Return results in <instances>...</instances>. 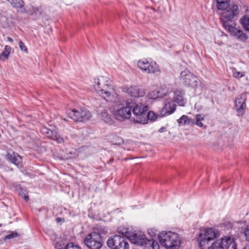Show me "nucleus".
I'll list each match as a JSON object with an SVG mask.
<instances>
[{
    "label": "nucleus",
    "instance_id": "11",
    "mask_svg": "<svg viewBox=\"0 0 249 249\" xmlns=\"http://www.w3.org/2000/svg\"><path fill=\"white\" fill-rule=\"evenodd\" d=\"M84 242L89 249H101L104 245L103 238L96 233L92 232L85 237Z\"/></svg>",
    "mask_w": 249,
    "mask_h": 249
},
{
    "label": "nucleus",
    "instance_id": "33",
    "mask_svg": "<svg viewBox=\"0 0 249 249\" xmlns=\"http://www.w3.org/2000/svg\"><path fill=\"white\" fill-rule=\"evenodd\" d=\"M18 233L17 232H12V233L7 235L5 238L4 239H10L14 237H16L18 236Z\"/></svg>",
    "mask_w": 249,
    "mask_h": 249
},
{
    "label": "nucleus",
    "instance_id": "5",
    "mask_svg": "<svg viewBox=\"0 0 249 249\" xmlns=\"http://www.w3.org/2000/svg\"><path fill=\"white\" fill-rule=\"evenodd\" d=\"M117 105L115 106L113 109V114L115 118L120 121H123L130 119L131 116L132 107L131 102L127 101L125 106L122 104V102L119 98V102H115Z\"/></svg>",
    "mask_w": 249,
    "mask_h": 249
},
{
    "label": "nucleus",
    "instance_id": "24",
    "mask_svg": "<svg viewBox=\"0 0 249 249\" xmlns=\"http://www.w3.org/2000/svg\"><path fill=\"white\" fill-rule=\"evenodd\" d=\"M92 233H95L102 238L107 233V230L104 227H98L94 229Z\"/></svg>",
    "mask_w": 249,
    "mask_h": 249
},
{
    "label": "nucleus",
    "instance_id": "7",
    "mask_svg": "<svg viewBox=\"0 0 249 249\" xmlns=\"http://www.w3.org/2000/svg\"><path fill=\"white\" fill-rule=\"evenodd\" d=\"M126 235L118 234L109 237L107 244L110 249H129V245Z\"/></svg>",
    "mask_w": 249,
    "mask_h": 249
},
{
    "label": "nucleus",
    "instance_id": "14",
    "mask_svg": "<svg viewBox=\"0 0 249 249\" xmlns=\"http://www.w3.org/2000/svg\"><path fill=\"white\" fill-rule=\"evenodd\" d=\"M41 132L47 137L55 141L58 143H62L64 139L56 131H53L46 127H42Z\"/></svg>",
    "mask_w": 249,
    "mask_h": 249
},
{
    "label": "nucleus",
    "instance_id": "23",
    "mask_svg": "<svg viewBox=\"0 0 249 249\" xmlns=\"http://www.w3.org/2000/svg\"><path fill=\"white\" fill-rule=\"evenodd\" d=\"M217 4V8L219 10H222L229 6L230 0H215Z\"/></svg>",
    "mask_w": 249,
    "mask_h": 249
},
{
    "label": "nucleus",
    "instance_id": "13",
    "mask_svg": "<svg viewBox=\"0 0 249 249\" xmlns=\"http://www.w3.org/2000/svg\"><path fill=\"white\" fill-rule=\"evenodd\" d=\"M225 29L240 41L245 42L248 38V36L241 30L237 29L232 25L225 28Z\"/></svg>",
    "mask_w": 249,
    "mask_h": 249
},
{
    "label": "nucleus",
    "instance_id": "8",
    "mask_svg": "<svg viewBox=\"0 0 249 249\" xmlns=\"http://www.w3.org/2000/svg\"><path fill=\"white\" fill-rule=\"evenodd\" d=\"M138 68L143 72L147 74L153 73L158 75L161 71L158 64L154 61L148 60L147 59H142L137 62Z\"/></svg>",
    "mask_w": 249,
    "mask_h": 249
},
{
    "label": "nucleus",
    "instance_id": "26",
    "mask_svg": "<svg viewBox=\"0 0 249 249\" xmlns=\"http://www.w3.org/2000/svg\"><path fill=\"white\" fill-rule=\"evenodd\" d=\"M11 48L9 46L6 45L5 47L4 50L0 55V59L4 61L5 59L8 58V56L10 53Z\"/></svg>",
    "mask_w": 249,
    "mask_h": 249
},
{
    "label": "nucleus",
    "instance_id": "10",
    "mask_svg": "<svg viewBox=\"0 0 249 249\" xmlns=\"http://www.w3.org/2000/svg\"><path fill=\"white\" fill-rule=\"evenodd\" d=\"M67 114L70 118L75 121H85L91 117L90 112L85 108L70 110L67 112Z\"/></svg>",
    "mask_w": 249,
    "mask_h": 249
},
{
    "label": "nucleus",
    "instance_id": "31",
    "mask_svg": "<svg viewBox=\"0 0 249 249\" xmlns=\"http://www.w3.org/2000/svg\"><path fill=\"white\" fill-rule=\"evenodd\" d=\"M55 248L56 249H65V244L62 240H60L59 241L55 243Z\"/></svg>",
    "mask_w": 249,
    "mask_h": 249
},
{
    "label": "nucleus",
    "instance_id": "17",
    "mask_svg": "<svg viewBox=\"0 0 249 249\" xmlns=\"http://www.w3.org/2000/svg\"><path fill=\"white\" fill-rule=\"evenodd\" d=\"M173 100L167 99L162 108V112L164 115L172 114L176 109V105Z\"/></svg>",
    "mask_w": 249,
    "mask_h": 249
},
{
    "label": "nucleus",
    "instance_id": "12",
    "mask_svg": "<svg viewBox=\"0 0 249 249\" xmlns=\"http://www.w3.org/2000/svg\"><path fill=\"white\" fill-rule=\"evenodd\" d=\"M211 248L212 249H236V244L234 238L225 236L220 240L214 242Z\"/></svg>",
    "mask_w": 249,
    "mask_h": 249
},
{
    "label": "nucleus",
    "instance_id": "38",
    "mask_svg": "<svg viewBox=\"0 0 249 249\" xmlns=\"http://www.w3.org/2000/svg\"><path fill=\"white\" fill-rule=\"evenodd\" d=\"M165 131H166V128L165 127H162L159 129V132L160 133H162Z\"/></svg>",
    "mask_w": 249,
    "mask_h": 249
},
{
    "label": "nucleus",
    "instance_id": "32",
    "mask_svg": "<svg viewBox=\"0 0 249 249\" xmlns=\"http://www.w3.org/2000/svg\"><path fill=\"white\" fill-rule=\"evenodd\" d=\"M65 249H81L79 247L74 244L73 243L71 242L67 244L65 247Z\"/></svg>",
    "mask_w": 249,
    "mask_h": 249
},
{
    "label": "nucleus",
    "instance_id": "29",
    "mask_svg": "<svg viewBox=\"0 0 249 249\" xmlns=\"http://www.w3.org/2000/svg\"><path fill=\"white\" fill-rule=\"evenodd\" d=\"M241 23L243 27L249 32V18L245 16L241 19Z\"/></svg>",
    "mask_w": 249,
    "mask_h": 249
},
{
    "label": "nucleus",
    "instance_id": "21",
    "mask_svg": "<svg viewBox=\"0 0 249 249\" xmlns=\"http://www.w3.org/2000/svg\"><path fill=\"white\" fill-rule=\"evenodd\" d=\"M7 158L12 163L17 166L19 165L22 162L21 157L15 152L9 153L7 154Z\"/></svg>",
    "mask_w": 249,
    "mask_h": 249
},
{
    "label": "nucleus",
    "instance_id": "6",
    "mask_svg": "<svg viewBox=\"0 0 249 249\" xmlns=\"http://www.w3.org/2000/svg\"><path fill=\"white\" fill-rule=\"evenodd\" d=\"M239 12L238 6L236 4L229 5L222 10L220 14V21L224 28L232 25L230 22L238 15Z\"/></svg>",
    "mask_w": 249,
    "mask_h": 249
},
{
    "label": "nucleus",
    "instance_id": "39",
    "mask_svg": "<svg viewBox=\"0 0 249 249\" xmlns=\"http://www.w3.org/2000/svg\"><path fill=\"white\" fill-rule=\"evenodd\" d=\"M24 199L25 201H27L29 199L28 196L25 195L24 196Z\"/></svg>",
    "mask_w": 249,
    "mask_h": 249
},
{
    "label": "nucleus",
    "instance_id": "36",
    "mask_svg": "<svg viewBox=\"0 0 249 249\" xmlns=\"http://www.w3.org/2000/svg\"><path fill=\"white\" fill-rule=\"evenodd\" d=\"M34 12L36 15H40L42 13L41 9L38 8H36L35 9H34Z\"/></svg>",
    "mask_w": 249,
    "mask_h": 249
},
{
    "label": "nucleus",
    "instance_id": "9",
    "mask_svg": "<svg viewBox=\"0 0 249 249\" xmlns=\"http://www.w3.org/2000/svg\"><path fill=\"white\" fill-rule=\"evenodd\" d=\"M180 80L184 85L194 88H198L201 85V82L199 79L187 70H185L181 72Z\"/></svg>",
    "mask_w": 249,
    "mask_h": 249
},
{
    "label": "nucleus",
    "instance_id": "37",
    "mask_svg": "<svg viewBox=\"0 0 249 249\" xmlns=\"http://www.w3.org/2000/svg\"><path fill=\"white\" fill-rule=\"evenodd\" d=\"M245 235L248 240L249 241V226L246 228L245 231Z\"/></svg>",
    "mask_w": 249,
    "mask_h": 249
},
{
    "label": "nucleus",
    "instance_id": "40",
    "mask_svg": "<svg viewBox=\"0 0 249 249\" xmlns=\"http://www.w3.org/2000/svg\"><path fill=\"white\" fill-rule=\"evenodd\" d=\"M7 39L10 42H13V39L12 38H11L10 37H7Z\"/></svg>",
    "mask_w": 249,
    "mask_h": 249
},
{
    "label": "nucleus",
    "instance_id": "34",
    "mask_svg": "<svg viewBox=\"0 0 249 249\" xmlns=\"http://www.w3.org/2000/svg\"><path fill=\"white\" fill-rule=\"evenodd\" d=\"M19 46L20 50L22 51H24L25 52H27V49L25 45H24V43L22 41H20L19 42Z\"/></svg>",
    "mask_w": 249,
    "mask_h": 249
},
{
    "label": "nucleus",
    "instance_id": "30",
    "mask_svg": "<svg viewBox=\"0 0 249 249\" xmlns=\"http://www.w3.org/2000/svg\"><path fill=\"white\" fill-rule=\"evenodd\" d=\"M232 75H233V76L235 78H240L244 76L245 72H241L240 71H238L236 70V69L235 68H234L232 70Z\"/></svg>",
    "mask_w": 249,
    "mask_h": 249
},
{
    "label": "nucleus",
    "instance_id": "22",
    "mask_svg": "<svg viewBox=\"0 0 249 249\" xmlns=\"http://www.w3.org/2000/svg\"><path fill=\"white\" fill-rule=\"evenodd\" d=\"M179 125H191L195 124V121L186 115H182L178 120Z\"/></svg>",
    "mask_w": 249,
    "mask_h": 249
},
{
    "label": "nucleus",
    "instance_id": "2",
    "mask_svg": "<svg viewBox=\"0 0 249 249\" xmlns=\"http://www.w3.org/2000/svg\"><path fill=\"white\" fill-rule=\"evenodd\" d=\"M161 245L166 249H178L180 245V238L177 233L162 231L159 234Z\"/></svg>",
    "mask_w": 249,
    "mask_h": 249
},
{
    "label": "nucleus",
    "instance_id": "27",
    "mask_svg": "<svg viewBox=\"0 0 249 249\" xmlns=\"http://www.w3.org/2000/svg\"><path fill=\"white\" fill-rule=\"evenodd\" d=\"M204 119V115L202 114H196V121H195V124L197 125L198 126L202 127L203 124L202 121Z\"/></svg>",
    "mask_w": 249,
    "mask_h": 249
},
{
    "label": "nucleus",
    "instance_id": "25",
    "mask_svg": "<svg viewBox=\"0 0 249 249\" xmlns=\"http://www.w3.org/2000/svg\"><path fill=\"white\" fill-rule=\"evenodd\" d=\"M13 7L22 8L24 2L22 0H6Z\"/></svg>",
    "mask_w": 249,
    "mask_h": 249
},
{
    "label": "nucleus",
    "instance_id": "3",
    "mask_svg": "<svg viewBox=\"0 0 249 249\" xmlns=\"http://www.w3.org/2000/svg\"><path fill=\"white\" fill-rule=\"evenodd\" d=\"M219 236V231L213 228H207L201 231L198 242L201 249H210L213 241Z\"/></svg>",
    "mask_w": 249,
    "mask_h": 249
},
{
    "label": "nucleus",
    "instance_id": "16",
    "mask_svg": "<svg viewBox=\"0 0 249 249\" xmlns=\"http://www.w3.org/2000/svg\"><path fill=\"white\" fill-rule=\"evenodd\" d=\"M184 91L181 89H177L174 91L173 100L180 106H184L186 99L184 98Z\"/></svg>",
    "mask_w": 249,
    "mask_h": 249
},
{
    "label": "nucleus",
    "instance_id": "18",
    "mask_svg": "<svg viewBox=\"0 0 249 249\" xmlns=\"http://www.w3.org/2000/svg\"><path fill=\"white\" fill-rule=\"evenodd\" d=\"M245 107L246 99L245 95H242L237 97L235 101V108L239 115H243Z\"/></svg>",
    "mask_w": 249,
    "mask_h": 249
},
{
    "label": "nucleus",
    "instance_id": "35",
    "mask_svg": "<svg viewBox=\"0 0 249 249\" xmlns=\"http://www.w3.org/2000/svg\"><path fill=\"white\" fill-rule=\"evenodd\" d=\"M115 140H117V142H114L115 144H120L123 142V141L122 138L119 137H115Z\"/></svg>",
    "mask_w": 249,
    "mask_h": 249
},
{
    "label": "nucleus",
    "instance_id": "4",
    "mask_svg": "<svg viewBox=\"0 0 249 249\" xmlns=\"http://www.w3.org/2000/svg\"><path fill=\"white\" fill-rule=\"evenodd\" d=\"M131 102L132 110L133 114L132 118L134 123L142 124H146L148 119V107L141 103L136 104L134 102Z\"/></svg>",
    "mask_w": 249,
    "mask_h": 249
},
{
    "label": "nucleus",
    "instance_id": "20",
    "mask_svg": "<svg viewBox=\"0 0 249 249\" xmlns=\"http://www.w3.org/2000/svg\"><path fill=\"white\" fill-rule=\"evenodd\" d=\"M167 92V89H157L149 92L148 96L150 99H156L164 97Z\"/></svg>",
    "mask_w": 249,
    "mask_h": 249
},
{
    "label": "nucleus",
    "instance_id": "1",
    "mask_svg": "<svg viewBox=\"0 0 249 249\" xmlns=\"http://www.w3.org/2000/svg\"><path fill=\"white\" fill-rule=\"evenodd\" d=\"M94 88L97 93L107 101L119 102V95L113 82L108 77L102 76L95 78Z\"/></svg>",
    "mask_w": 249,
    "mask_h": 249
},
{
    "label": "nucleus",
    "instance_id": "28",
    "mask_svg": "<svg viewBox=\"0 0 249 249\" xmlns=\"http://www.w3.org/2000/svg\"><path fill=\"white\" fill-rule=\"evenodd\" d=\"M101 117L102 119L107 124H111L112 123V119L110 117L109 115L105 111L102 112L101 113Z\"/></svg>",
    "mask_w": 249,
    "mask_h": 249
},
{
    "label": "nucleus",
    "instance_id": "19",
    "mask_svg": "<svg viewBox=\"0 0 249 249\" xmlns=\"http://www.w3.org/2000/svg\"><path fill=\"white\" fill-rule=\"evenodd\" d=\"M141 245L143 249H159L160 246L158 242L152 238L150 239H143Z\"/></svg>",
    "mask_w": 249,
    "mask_h": 249
},
{
    "label": "nucleus",
    "instance_id": "15",
    "mask_svg": "<svg viewBox=\"0 0 249 249\" xmlns=\"http://www.w3.org/2000/svg\"><path fill=\"white\" fill-rule=\"evenodd\" d=\"M124 91L134 97H142L145 94V91L143 89L140 88L137 86L125 87L124 89Z\"/></svg>",
    "mask_w": 249,
    "mask_h": 249
},
{
    "label": "nucleus",
    "instance_id": "42",
    "mask_svg": "<svg viewBox=\"0 0 249 249\" xmlns=\"http://www.w3.org/2000/svg\"><path fill=\"white\" fill-rule=\"evenodd\" d=\"M1 224H0V227H1Z\"/></svg>",
    "mask_w": 249,
    "mask_h": 249
},
{
    "label": "nucleus",
    "instance_id": "41",
    "mask_svg": "<svg viewBox=\"0 0 249 249\" xmlns=\"http://www.w3.org/2000/svg\"><path fill=\"white\" fill-rule=\"evenodd\" d=\"M63 120H64V121H66V119H65V118H64V119H63Z\"/></svg>",
    "mask_w": 249,
    "mask_h": 249
}]
</instances>
